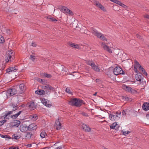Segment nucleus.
Segmentation results:
<instances>
[{
    "label": "nucleus",
    "mask_w": 149,
    "mask_h": 149,
    "mask_svg": "<svg viewBox=\"0 0 149 149\" xmlns=\"http://www.w3.org/2000/svg\"><path fill=\"white\" fill-rule=\"evenodd\" d=\"M6 120H3L0 121V126H2L6 122Z\"/></svg>",
    "instance_id": "obj_40"
},
{
    "label": "nucleus",
    "mask_w": 149,
    "mask_h": 149,
    "mask_svg": "<svg viewBox=\"0 0 149 149\" xmlns=\"http://www.w3.org/2000/svg\"><path fill=\"white\" fill-rule=\"evenodd\" d=\"M4 42V39L2 36L0 37V43H3Z\"/></svg>",
    "instance_id": "obj_42"
},
{
    "label": "nucleus",
    "mask_w": 149,
    "mask_h": 149,
    "mask_svg": "<svg viewBox=\"0 0 149 149\" xmlns=\"http://www.w3.org/2000/svg\"><path fill=\"white\" fill-rule=\"evenodd\" d=\"M124 87V89H125L126 91H127L129 92H130L132 94H134L136 92V90L132 89L130 87L125 85Z\"/></svg>",
    "instance_id": "obj_9"
},
{
    "label": "nucleus",
    "mask_w": 149,
    "mask_h": 149,
    "mask_svg": "<svg viewBox=\"0 0 149 149\" xmlns=\"http://www.w3.org/2000/svg\"><path fill=\"white\" fill-rule=\"evenodd\" d=\"M83 130L86 132H90L91 130V128L87 125L83 124L82 126Z\"/></svg>",
    "instance_id": "obj_19"
},
{
    "label": "nucleus",
    "mask_w": 149,
    "mask_h": 149,
    "mask_svg": "<svg viewBox=\"0 0 149 149\" xmlns=\"http://www.w3.org/2000/svg\"><path fill=\"white\" fill-rule=\"evenodd\" d=\"M12 113H13V111L12 110V111H8L3 116L4 117V118H6L8 116L10 115Z\"/></svg>",
    "instance_id": "obj_35"
},
{
    "label": "nucleus",
    "mask_w": 149,
    "mask_h": 149,
    "mask_svg": "<svg viewBox=\"0 0 149 149\" xmlns=\"http://www.w3.org/2000/svg\"><path fill=\"white\" fill-rule=\"evenodd\" d=\"M23 111H19L17 113L11 116V117L12 119H16L17 117L20 115L21 113H22Z\"/></svg>",
    "instance_id": "obj_26"
},
{
    "label": "nucleus",
    "mask_w": 149,
    "mask_h": 149,
    "mask_svg": "<svg viewBox=\"0 0 149 149\" xmlns=\"http://www.w3.org/2000/svg\"><path fill=\"white\" fill-rule=\"evenodd\" d=\"M63 121V118H59L55 122L54 127L57 130H59L61 129L62 126L61 123Z\"/></svg>",
    "instance_id": "obj_4"
},
{
    "label": "nucleus",
    "mask_w": 149,
    "mask_h": 149,
    "mask_svg": "<svg viewBox=\"0 0 149 149\" xmlns=\"http://www.w3.org/2000/svg\"><path fill=\"white\" fill-rule=\"evenodd\" d=\"M35 93L40 95H43L45 94V91L42 90H37L35 91Z\"/></svg>",
    "instance_id": "obj_24"
},
{
    "label": "nucleus",
    "mask_w": 149,
    "mask_h": 149,
    "mask_svg": "<svg viewBox=\"0 0 149 149\" xmlns=\"http://www.w3.org/2000/svg\"><path fill=\"white\" fill-rule=\"evenodd\" d=\"M113 72L114 74L117 75L119 74H125V72L119 66L116 67L113 70Z\"/></svg>",
    "instance_id": "obj_6"
},
{
    "label": "nucleus",
    "mask_w": 149,
    "mask_h": 149,
    "mask_svg": "<svg viewBox=\"0 0 149 149\" xmlns=\"http://www.w3.org/2000/svg\"><path fill=\"white\" fill-rule=\"evenodd\" d=\"M136 36L137 38L141 40H142L143 39L142 37L140 35L137 34L136 35Z\"/></svg>",
    "instance_id": "obj_45"
},
{
    "label": "nucleus",
    "mask_w": 149,
    "mask_h": 149,
    "mask_svg": "<svg viewBox=\"0 0 149 149\" xmlns=\"http://www.w3.org/2000/svg\"><path fill=\"white\" fill-rule=\"evenodd\" d=\"M5 137H5V138H5L6 139V140L9 139H12V138L11 137L9 136L8 135H5Z\"/></svg>",
    "instance_id": "obj_46"
},
{
    "label": "nucleus",
    "mask_w": 149,
    "mask_h": 149,
    "mask_svg": "<svg viewBox=\"0 0 149 149\" xmlns=\"http://www.w3.org/2000/svg\"><path fill=\"white\" fill-rule=\"evenodd\" d=\"M30 59L32 60L33 61H34L35 60V56L33 55H30Z\"/></svg>",
    "instance_id": "obj_43"
},
{
    "label": "nucleus",
    "mask_w": 149,
    "mask_h": 149,
    "mask_svg": "<svg viewBox=\"0 0 149 149\" xmlns=\"http://www.w3.org/2000/svg\"><path fill=\"white\" fill-rule=\"evenodd\" d=\"M119 113L120 114L121 112L117 111L116 113H114V115H109V117L111 120L112 121L115 120L118 117V115Z\"/></svg>",
    "instance_id": "obj_11"
},
{
    "label": "nucleus",
    "mask_w": 149,
    "mask_h": 149,
    "mask_svg": "<svg viewBox=\"0 0 149 149\" xmlns=\"http://www.w3.org/2000/svg\"><path fill=\"white\" fill-rule=\"evenodd\" d=\"M38 116L36 114H32L29 116V118L31 120L36 121L38 119Z\"/></svg>",
    "instance_id": "obj_23"
},
{
    "label": "nucleus",
    "mask_w": 149,
    "mask_h": 149,
    "mask_svg": "<svg viewBox=\"0 0 149 149\" xmlns=\"http://www.w3.org/2000/svg\"><path fill=\"white\" fill-rule=\"evenodd\" d=\"M59 9L61 11L64 13H66L71 15H73V13L72 11L65 6H60L59 7Z\"/></svg>",
    "instance_id": "obj_5"
},
{
    "label": "nucleus",
    "mask_w": 149,
    "mask_h": 149,
    "mask_svg": "<svg viewBox=\"0 0 149 149\" xmlns=\"http://www.w3.org/2000/svg\"><path fill=\"white\" fill-rule=\"evenodd\" d=\"M32 46H33V47H36L37 45L35 43V42H32Z\"/></svg>",
    "instance_id": "obj_55"
},
{
    "label": "nucleus",
    "mask_w": 149,
    "mask_h": 149,
    "mask_svg": "<svg viewBox=\"0 0 149 149\" xmlns=\"http://www.w3.org/2000/svg\"><path fill=\"white\" fill-rule=\"evenodd\" d=\"M48 19L50 21L55 22L57 21V20L55 18L53 17L49 18Z\"/></svg>",
    "instance_id": "obj_39"
},
{
    "label": "nucleus",
    "mask_w": 149,
    "mask_h": 149,
    "mask_svg": "<svg viewBox=\"0 0 149 149\" xmlns=\"http://www.w3.org/2000/svg\"><path fill=\"white\" fill-rule=\"evenodd\" d=\"M122 99L126 101H131L132 100L131 98L126 96H123L122 97Z\"/></svg>",
    "instance_id": "obj_36"
},
{
    "label": "nucleus",
    "mask_w": 149,
    "mask_h": 149,
    "mask_svg": "<svg viewBox=\"0 0 149 149\" xmlns=\"http://www.w3.org/2000/svg\"><path fill=\"white\" fill-rule=\"evenodd\" d=\"M20 121L18 120H14V122L13 123L12 125V127H18L20 124Z\"/></svg>",
    "instance_id": "obj_21"
},
{
    "label": "nucleus",
    "mask_w": 149,
    "mask_h": 149,
    "mask_svg": "<svg viewBox=\"0 0 149 149\" xmlns=\"http://www.w3.org/2000/svg\"><path fill=\"white\" fill-rule=\"evenodd\" d=\"M139 70L143 72V74L146 76H147V73L146 72V70H145L144 68L142 67L141 65H140L139 67Z\"/></svg>",
    "instance_id": "obj_27"
},
{
    "label": "nucleus",
    "mask_w": 149,
    "mask_h": 149,
    "mask_svg": "<svg viewBox=\"0 0 149 149\" xmlns=\"http://www.w3.org/2000/svg\"><path fill=\"white\" fill-rule=\"evenodd\" d=\"M17 105H18L17 104H15L13 103H11L10 104V106L13 108L16 107Z\"/></svg>",
    "instance_id": "obj_41"
},
{
    "label": "nucleus",
    "mask_w": 149,
    "mask_h": 149,
    "mask_svg": "<svg viewBox=\"0 0 149 149\" xmlns=\"http://www.w3.org/2000/svg\"><path fill=\"white\" fill-rule=\"evenodd\" d=\"M14 53L11 50L7 52L6 54L5 59L6 62H11L14 58Z\"/></svg>",
    "instance_id": "obj_3"
},
{
    "label": "nucleus",
    "mask_w": 149,
    "mask_h": 149,
    "mask_svg": "<svg viewBox=\"0 0 149 149\" xmlns=\"http://www.w3.org/2000/svg\"><path fill=\"white\" fill-rule=\"evenodd\" d=\"M86 63L88 65L91 66V67L95 63L93 61H91L90 60L87 61L86 62Z\"/></svg>",
    "instance_id": "obj_33"
},
{
    "label": "nucleus",
    "mask_w": 149,
    "mask_h": 149,
    "mask_svg": "<svg viewBox=\"0 0 149 149\" xmlns=\"http://www.w3.org/2000/svg\"><path fill=\"white\" fill-rule=\"evenodd\" d=\"M20 130L22 132H26L28 130V127L25 124L21 125L20 126Z\"/></svg>",
    "instance_id": "obj_14"
},
{
    "label": "nucleus",
    "mask_w": 149,
    "mask_h": 149,
    "mask_svg": "<svg viewBox=\"0 0 149 149\" xmlns=\"http://www.w3.org/2000/svg\"><path fill=\"white\" fill-rule=\"evenodd\" d=\"M134 68L135 72L136 73H138V72H139L138 70H137V68L135 67V66H134Z\"/></svg>",
    "instance_id": "obj_50"
},
{
    "label": "nucleus",
    "mask_w": 149,
    "mask_h": 149,
    "mask_svg": "<svg viewBox=\"0 0 149 149\" xmlns=\"http://www.w3.org/2000/svg\"><path fill=\"white\" fill-rule=\"evenodd\" d=\"M41 75L43 77H44L50 78L52 77L51 74L46 73H43Z\"/></svg>",
    "instance_id": "obj_31"
},
{
    "label": "nucleus",
    "mask_w": 149,
    "mask_h": 149,
    "mask_svg": "<svg viewBox=\"0 0 149 149\" xmlns=\"http://www.w3.org/2000/svg\"><path fill=\"white\" fill-rule=\"evenodd\" d=\"M95 5L98 8H100L101 10H103L104 11H105V9L104 7L101 4V3H99L97 1H95Z\"/></svg>",
    "instance_id": "obj_22"
},
{
    "label": "nucleus",
    "mask_w": 149,
    "mask_h": 149,
    "mask_svg": "<svg viewBox=\"0 0 149 149\" xmlns=\"http://www.w3.org/2000/svg\"><path fill=\"white\" fill-rule=\"evenodd\" d=\"M55 149H62V148L61 147L59 146L58 147H57Z\"/></svg>",
    "instance_id": "obj_62"
},
{
    "label": "nucleus",
    "mask_w": 149,
    "mask_h": 149,
    "mask_svg": "<svg viewBox=\"0 0 149 149\" xmlns=\"http://www.w3.org/2000/svg\"><path fill=\"white\" fill-rule=\"evenodd\" d=\"M101 46L102 47H103L104 50L107 51L109 53H112L111 50L109 48L108 46L105 44L104 43L102 42V43Z\"/></svg>",
    "instance_id": "obj_13"
},
{
    "label": "nucleus",
    "mask_w": 149,
    "mask_h": 149,
    "mask_svg": "<svg viewBox=\"0 0 149 149\" xmlns=\"http://www.w3.org/2000/svg\"><path fill=\"white\" fill-rule=\"evenodd\" d=\"M17 69L15 66L11 67L8 68L6 70V72L8 73H10V72H12L13 71H15V70H17Z\"/></svg>",
    "instance_id": "obj_17"
},
{
    "label": "nucleus",
    "mask_w": 149,
    "mask_h": 149,
    "mask_svg": "<svg viewBox=\"0 0 149 149\" xmlns=\"http://www.w3.org/2000/svg\"><path fill=\"white\" fill-rule=\"evenodd\" d=\"M17 92V91L15 88L10 89L8 90V93L10 96H12L16 94Z\"/></svg>",
    "instance_id": "obj_12"
},
{
    "label": "nucleus",
    "mask_w": 149,
    "mask_h": 149,
    "mask_svg": "<svg viewBox=\"0 0 149 149\" xmlns=\"http://www.w3.org/2000/svg\"><path fill=\"white\" fill-rule=\"evenodd\" d=\"M121 132L122 134L125 135H126L127 134L130 132V131H124L123 130H121Z\"/></svg>",
    "instance_id": "obj_37"
},
{
    "label": "nucleus",
    "mask_w": 149,
    "mask_h": 149,
    "mask_svg": "<svg viewBox=\"0 0 149 149\" xmlns=\"http://www.w3.org/2000/svg\"><path fill=\"white\" fill-rule=\"evenodd\" d=\"M135 65H134V66H135L136 68L139 67L141 65L139 64V62L136 60L134 61Z\"/></svg>",
    "instance_id": "obj_38"
},
{
    "label": "nucleus",
    "mask_w": 149,
    "mask_h": 149,
    "mask_svg": "<svg viewBox=\"0 0 149 149\" xmlns=\"http://www.w3.org/2000/svg\"><path fill=\"white\" fill-rule=\"evenodd\" d=\"M62 68H63L62 71L66 72V71H65L63 70V67H64V66L63 65H62Z\"/></svg>",
    "instance_id": "obj_64"
},
{
    "label": "nucleus",
    "mask_w": 149,
    "mask_h": 149,
    "mask_svg": "<svg viewBox=\"0 0 149 149\" xmlns=\"http://www.w3.org/2000/svg\"><path fill=\"white\" fill-rule=\"evenodd\" d=\"M142 109L145 111H147L149 110V103L144 102L142 106Z\"/></svg>",
    "instance_id": "obj_15"
},
{
    "label": "nucleus",
    "mask_w": 149,
    "mask_h": 149,
    "mask_svg": "<svg viewBox=\"0 0 149 149\" xmlns=\"http://www.w3.org/2000/svg\"><path fill=\"white\" fill-rule=\"evenodd\" d=\"M47 134L45 131H42L40 134V137L42 138H44L47 135Z\"/></svg>",
    "instance_id": "obj_32"
},
{
    "label": "nucleus",
    "mask_w": 149,
    "mask_h": 149,
    "mask_svg": "<svg viewBox=\"0 0 149 149\" xmlns=\"http://www.w3.org/2000/svg\"><path fill=\"white\" fill-rule=\"evenodd\" d=\"M83 115L84 116H88V115L86 113H82Z\"/></svg>",
    "instance_id": "obj_59"
},
{
    "label": "nucleus",
    "mask_w": 149,
    "mask_h": 149,
    "mask_svg": "<svg viewBox=\"0 0 149 149\" xmlns=\"http://www.w3.org/2000/svg\"><path fill=\"white\" fill-rule=\"evenodd\" d=\"M25 107V105L24 104H22L20 106H19V107H21L23 108L24 107Z\"/></svg>",
    "instance_id": "obj_60"
},
{
    "label": "nucleus",
    "mask_w": 149,
    "mask_h": 149,
    "mask_svg": "<svg viewBox=\"0 0 149 149\" xmlns=\"http://www.w3.org/2000/svg\"><path fill=\"white\" fill-rule=\"evenodd\" d=\"M32 134L30 132H26L25 135L26 139H29L31 138Z\"/></svg>",
    "instance_id": "obj_28"
},
{
    "label": "nucleus",
    "mask_w": 149,
    "mask_h": 149,
    "mask_svg": "<svg viewBox=\"0 0 149 149\" xmlns=\"http://www.w3.org/2000/svg\"><path fill=\"white\" fill-rule=\"evenodd\" d=\"M110 1H111L112 2H113L115 3H116L117 4V3L118 1L117 0H110Z\"/></svg>",
    "instance_id": "obj_51"
},
{
    "label": "nucleus",
    "mask_w": 149,
    "mask_h": 149,
    "mask_svg": "<svg viewBox=\"0 0 149 149\" xmlns=\"http://www.w3.org/2000/svg\"><path fill=\"white\" fill-rule=\"evenodd\" d=\"M9 149H19V148L17 147H10L9 148Z\"/></svg>",
    "instance_id": "obj_53"
},
{
    "label": "nucleus",
    "mask_w": 149,
    "mask_h": 149,
    "mask_svg": "<svg viewBox=\"0 0 149 149\" xmlns=\"http://www.w3.org/2000/svg\"><path fill=\"white\" fill-rule=\"evenodd\" d=\"M19 88L21 90L20 94H22L23 93L25 90L26 87L25 84L24 83H22L19 85Z\"/></svg>",
    "instance_id": "obj_18"
},
{
    "label": "nucleus",
    "mask_w": 149,
    "mask_h": 149,
    "mask_svg": "<svg viewBox=\"0 0 149 149\" xmlns=\"http://www.w3.org/2000/svg\"><path fill=\"white\" fill-rule=\"evenodd\" d=\"M85 103L83 100L77 98H73L69 101V104L72 106L80 107L82 104Z\"/></svg>",
    "instance_id": "obj_1"
},
{
    "label": "nucleus",
    "mask_w": 149,
    "mask_h": 149,
    "mask_svg": "<svg viewBox=\"0 0 149 149\" xmlns=\"http://www.w3.org/2000/svg\"><path fill=\"white\" fill-rule=\"evenodd\" d=\"M18 106V105L16 107L13 108V109H12V111L13 112L17 109L19 107Z\"/></svg>",
    "instance_id": "obj_48"
},
{
    "label": "nucleus",
    "mask_w": 149,
    "mask_h": 149,
    "mask_svg": "<svg viewBox=\"0 0 149 149\" xmlns=\"http://www.w3.org/2000/svg\"><path fill=\"white\" fill-rule=\"evenodd\" d=\"M140 74H137L135 75V77L136 80L141 81L142 77V74L140 73Z\"/></svg>",
    "instance_id": "obj_25"
},
{
    "label": "nucleus",
    "mask_w": 149,
    "mask_h": 149,
    "mask_svg": "<svg viewBox=\"0 0 149 149\" xmlns=\"http://www.w3.org/2000/svg\"><path fill=\"white\" fill-rule=\"evenodd\" d=\"M91 30L92 34L97 38L100 39L102 40L107 41V39L104 36L103 34L99 32L96 29L94 28H92L91 29Z\"/></svg>",
    "instance_id": "obj_2"
},
{
    "label": "nucleus",
    "mask_w": 149,
    "mask_h": 149,
    "mask_svg": "<svg viewBox=\"0 0 149 149\" xmlns=\"http://www.w3.org/2000/svg\"><path fill=\"white\" fill-rule=\"evenodd\" d=\"M43 88L45 89H46L48 90H50L52 91L54 90V89L53 87L48 85H46L44 86H43Z\"/></svg>",
    "instance_id": "obj_29"
},
{
    "label": "nucleus",
    "mask_w": 149,
    "mask_h": 149,
    "mask_svg": "<svg viewBox=\"0 0 149 149\" xmlns=\"http://www.w3.org/2000/svg\"><path fill=\"white\" fill-rule=\"evenodd\" d=\"M95 81H96V82H97L98 84H99L101 82L100 80L98 79H96L95 80Z\"/></svg>",
    "instance_id": "obj_54"
},
{
    "label": "nucleus",
    "mask_w": 149,
    "mask_h": 149,
    "mask_svg": "<svg viewBox=\"0 0 149 149\" xmlns=\"http://www.w3.org/2000/svg\"><path fill=\"white\" fill-rule=\"evenodd\" d=\"M121 3H122V2L121 1H118L117 3V4L120 6V4Z\"/></svg>",
    "instance_id": "obj_61"
},
{
    "label": "nucleus",
    "mask_w": 149,
    "mask_h": 149,
    "mask_svg": "<svg viewBox=\"0 0 149 149\" xmlns=\"http://www.w3.org/2000/svg\"><path fill=\"white\" fill-rule=\"evenodd\" d=\"M120 6L124 8H127V6L122 3L120 4Z\"/></svg>",
    "instance_id": "obj_47"
},
{
    "label": "nucleus",
    "mask_w": 149,
    "mask_h": 149,
    "mask_svg": "<svg viewBox=\"0 0 149 149\" xmlns=\"http://www.w3.org/2000/svg\"><path fill=\"white\" fill-rule=\"evenodd\" d=\"M41 102L44 105L47 107H49L52 105L51 103L49 100L44 98H42Z\"/></svg>",
    "instance_id": "obj_7"
},
{
    "label": "nucleus",
    "mask_w": 149,
    "mask_h": 149,
    "mask_svg": "<svg viewBox=\"0 0 149 149\" xmlns=\"http://www.w3.org/2000/svg\"><path fill=\"white\" fill-rule=\"evenodd\" d=\"M146 117L148 119H149V111L148 113L146 115Z\"/></svg>",
    "instance_id": "obj_57"
},
{
    "label": "nucleus",
    "mask_w": 149,
    "mask_h": 149,
    "mask_svg": "<svg viewBox=\"0 0 149 149\" xmlns=\"http://www.w3.org/2000/svg\"><path fill=\"white\" fill-rule=\"evenodd\" d=\"M37 126L36 125H35V126L33 127V128L31 129V131L35 130L37 129Z\"/></svg>",
    "instance_id": "obj_49"
},
{
    "label": "nucleus",
    "mask_w": 149,
    "mask_h": 149,
    "mask_svg": "<svg viewBox=\"0 0 149 149\" xmlns=\"http://www.w3.org/2000/svg\"><path fill=\"white\" fill-rule=\"evenodd\" d=\"M0 136L2 138H5V135H4L3 134H0Z\"/></svg>",
    "instance_id": "obj_58"
},
{
    "label": "nucleus",
    "mask_w": 149,
    "mask_h": 149,
    "mask_svg": "<svg viewBox=\"0 0 149 149\" xmlns=\"http://www.w3.org/2000/svg\"><path fill=\"white\" fill-rule=\"evenodd\" d=\"M91 68L96 72H100L99 67L98 65H96L95 63L91 66Z\"/></svg>",
    "instance_id": "obj_20"
},
{
    "label": "nucleus",
    "mask_w": 149,
    "mask_h": 149,
    "mask_svg": "<svg viewBox=\"0 0 149 149\" xmlns=\"http://www.w3.org/2000/svg\"><path fill=\"white\" fill-rule=\"evenodd\" d=\"M144 17L145 18L149 19V15H146L144 16Z\"/></svg>",
    "instance_id": "obj_56"
},
{
    "label": "nucleus",
    "mask_w": 149,
    "mask_h": 149,
    "mask_svg": "<svg viewBox=\"0 0 149 149\" xmlns=\"http://www.w3.org/2000/svg\"><path fill=\"white\" fill-rule=\"evenodd\" d=\"M21 137V136L20 135H17V134H15L12 135V139H15L17 140L19 139Z\"/></svg>",
    "instance_id": "obj_30"
},
{
    "label": "nucleus",
    "mask_w": 149,
    "mask_h": 149,
    "mask_svg": "<svg viewBox=\"0 0 149 149\" xmlns=\"http://www.w3.org/2000/svg\"><path fill=\"white\" fill-rule=\"evenodd\" d=\"M28 107L31 110H33L36 108V105L33 102H31L27 104Z\"/></svg>",
    "instance_id": "obj_10"
},
{
    "label": "nucleus",
    "mask_w": 149,
    "mask_h": 149,
    "mask_svg": "<svg viewBox=\"0 0 149 149\" xmlns=\"http://www.w3.org/2000/svg\"><path fill=\"white\" fill-rule=\"evenodd\" d=\"M65 91L66 92L69 93H72L70 89L69 88H66Z\"/></svg>",
    "instance_id": "obj_44"
},
{
    "label": "nucleus",
    "mask_w": 149,
    "mask_h": 149,
    "mask_svg": "<svg viewBox=\"0 0 149 149\" xmlns=\"http://www.w3.org/2000/svg\"><path fill=\"white\" fill-rule=\"evenodd\" d=\"M36 124L34 123H32L28 127V130L31 131V129L35 126Z\"/></svg>",
    "instance_id": "obj_34"
},
{
    "label": "nucleus",
    "mask_w": 149,
    "mask_h": 149,
    "mask_svg": "<svg viewBox=\"0 0 149 149\" xmlns=\"http://www.w3.org/2000/svg\"><path fill=\"white\" fill-rule=\"evenodd\" d=\"M110 128L112 129H118L119 126L118 125L117 122H115L110 125Z\"/></svg>",
    "instance_id": "obj_16"
},
{
    "label": "nucleus",
    "mask_w": 149,
    "mask_h": 149,
    "mask_svg": "<svg viewBox=\"0 0 149 149\" xmlns=\"http://www.w3.org/2000/svg\"><path fill=\"white\" fill-rule=\"evenodd\" d=\"M127 110H123L122 112V114L123 115L125 116L126 115V111Z\"/></svg>",
    "instance_id": "obj_52"
},
{
    "label": "nucleus",
    "mask_w": 149,
    "mask_h": 149,
    "mask_svg": "<svg viewBox=\"0 0 149 149\" xmlns=\"http://www.w3.org/2000/svg\"><path fill=\"white\" fill-rule=\"evenodd\" d=\"M26 146H27V147H30L31 146V144H29L28 145H27Z\"/></svg>",
    "instance_id": "obj_63"
},
{
    "label": "nucleus",
    "mask_w": 149,
    "mask_h": 149,
    "mask_svg": "<svg viewBox=\"0 0 149 149\" xmlns=\"http://www.w3.org/2000/svg\"><path fill=\"white\" fill-rule=\"evenodd\" d=\"M69 45L71 47L79 49H81L83 48V46L81 45L76 44L72 42L70 43H69Z\"/></svg>",
    "instance_id": "obj_8"
}]
</instances>
